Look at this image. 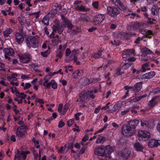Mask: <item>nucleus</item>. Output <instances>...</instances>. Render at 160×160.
I'll list each match as a JSON object with an SVG mask.
<instances>
[{"label":"nucleus","mask_w":160,"mask_h":160,"mask_svg":"<svg viewBox=\"0 0 160 160\" xmlns=\"http://www.w3.org/2000/svg\"><path fill=\"white\" fill-rule=\"evenodd\" d=\"M107 9L108 15L113 18H115L120 12V11L115 7L109 6L107 7Z\"/></svg>","instance_id":"nucleus-8"},{"label":"nucleus","mask_w":160,"mask_h":160,"mask_svg":"<svg viewBox=\"0 0 160 160\" xmlns=\"http://www.w3.org/2000/svg\"><path fill=\"white\" fill-rule=\"evenodd\" d=\"M110 102H108L106 105L105 106H104L102 107H101V110H106L108 108H109V105L110 104Z\"/></svg>","instance_id":"nucleus-59"},{"label":"nucleus","mask_w":160,"mask_h":160,"mask_svg":"<svg viewBox=\"0 0 160 160\" xmlns=\"http://www.w3.org/2000/svg\"><path fill=\"white\" fill-rule=\"evenodd\" d=\"M48 21L49 18L46 15L43 17L42 20V23L43 24L48 26L49 24Z\"/></svg>","instance_id":"nucleus-38"},{"label":"nucleus","mask_w":160,"mask_h":160,"mask_svg":"<svg viewBox=\"0 0 160 160\" xmlns=\"http://www.w3.org/2000/svg\"><path fill=\"white\" fill-rule=\"evenodd\" d=\"M41 156H39L38 153L34 154V159L35 160H40Z\"/></svg>","instance_id":"nucleus-62"},{"label":"nucleus","mask_w":160,"mask_h":160,"mask_svg":"<svg viewBox=\"0 0 160 160\" xmlns=\"http://www.w3.org/2000/svg\"><path fill=\"white\" fill-rule=\"evenodd\" d=\"M133 147L138 152H142L143 149V147L139 142H136L133 144Z\"/></svg>","instance_id":"nucleus-28"},{"label":"nucleus","mask_w":160,"mask_h":160,"mask_svg":"<svg viewBox=\"0 0 160 160\" xmlns=\"http://www.w3.org/2000/svg\"><path fill=\"white\" fill-rule=\"evenodd\" d=\"M114 46H119L122 43L121 42L120 40H118L116 38L114 40Z\"/></svg>","instance_id":"nucleus-46"},{"label":"nucleus","mask_w":160,"mask_h":160,"mask_svg":"<svg viewBox=\"0 0 160 160\" xmlns=\"http://www.w3.org/2000/svg\"><path fill=\"white\" fill-rule=\"evenodd\" d=\"M106 141V138L104 136L99 135L97 138L96 141V143L103 144Z\"/></svg>","instance_id":"nucleus-32"},{"label":"nucleus","mask_w":160,"mask_h":160,"mask_svg":"<svg viewBox=\"0 0 160 160\" xmlns=\"http://www.w3.org/2000/svg\"><path fill=\"white\" fill-rule=\"evenodd\" d=\"M101 76H99L98 78L90 77V84L91 85L95 84L98 82V81L101 80Z\"/></svg>","instance_id":"nucleus-31"},{"label":"nucleus","mask_w":160,"mask_h":160,"mask_svg":"<svg viewBox=\"0 0 160 160\" xmlns=\"http://www.w3.org/2000/svg\"><path fill=\"white\" fill-rule=\"evenodd\" d=\"M26 42L27 46L29 48H36L39 47L38 40L34 36H28L26 39Z\"/></svg>","instance_id":"nucleus-2"},{"label":"nucleus","mask_w":160,"mask_h":160,"mask_svg":"<svg viewBox=\"0 0 160 160\" xmlns=\"http://www.w3.org/2000/svg\"><path fill=\"white\" fill-rule=\"evenodd\" d=\"M139 122V121L138 120H131V136L136 133V128Z\"/></svg>","instance_id":"nucleus-17"},{"label":"nucleus","mask_w":160,"mask_h":160,"mask_svg":"<svg viewBox=\"0 0 160 160\" xmlns=\"http://www.w3.org/2000/svg\"><path fill=\"white\" fill-rule=\"evenodd\" d=\"M139 31L141 32L142 34L144 35L146 37L148 38H151V36L150 35L152 34V32L149 30H147L143 29H140Z\"/></svg>","instance_id":"nucleus-25"},{"label":"nucleus","mask_w":160,"mask_h":160,"mask_svg":"<svg viewBox=\"0 0 160 160\" xmlns=\"http://www.w3.org/2000/svg\"><path fill=\"white\" fill-rule=\"evenodd\" d=\"M40 53L42 57L45 58L47 57L49 54L48 50H46L44 52H41Z\"/></svg>","instance_id":"nucleus-50"},{"label":"nucleus","mask_w":160,"mask_h":160,"mask_svg":"<svg viewBox=\"0 0 160 160\" xmlns=\"http://www.w3.org/2000/svg\"><path fill=\"white\" fill-rule=\"evenodd\" d=\"M63 29L62 25H60L59 22L55 23L54 25H53L52 28V32L51 34V35H55V33L58 31V33L60 35L62 34Z\"/></svg>","instance_id":"nucleus-13"},{"label":"nucleus","mask_w":160,"mask_h":160,"mask_svg":"<svg viewBox=\"0 0 160 160\" xmlns=\"http://www.w3.org/2000/svg\"><path fill=\"white\" fill-rule=\"evenodd\" d=\"M62 23L66 25L68 29L71 30L73 27V25L71 22L63 15H60Z\"/></svg>","instance_id":"nucleus-20"},{"label":"nucleus","mask_w":160,"mask_h":160,"mask_svg":"<svg viewBox=\"0 0 160 160\" xmlns=\"http://www.w3.org/2000/svg\"><path fill=\"white\" fill-rule=\"evenodd\" d=\"M62 23L66 25L68 29L71 30L73 27V25L71 22L63 15H60Z\"/></svg>","instance_id":"nucleus-19"},{"label":"nucleus","mask_w":160,"mask_h":160,"mask_svg":"<svg viewBox=\"0 0 160 160\" xmlns=\"http://www.w3.org/2000/svg\"><path fill=\"white\" fill-rule=\"evenodd\" d=\"M138 138L139 141H145L150 138V133L146 131L139 130L138 132Z\"/></svg>","instance_id":"nucleus-6"},{"label":"nucleus","mask_w":160,"mask_h":160,"mask_svg":"<svg viewBox=\"0 0 160 160\" xmlns=\"http://www.w3.org/2000/svg\"><path fill=\"white\" fill-rule=\"evenodd\" d=\"M74 118L70 119L68 121V127L71 126L72 124L74 123Z\"/></svg>","instance_id":"nucleus-57"},{"label":"nucleus","mask_w":160,"mask_h":160,"mask_svg":"<svg viewBox=\"0 0 160 160\" xmlns=\"http://www.w3.org/2000/svg\"><path fill=\"white\" fill-rule=\"evenodd\" d=\"M30 152L28 151H20L19 150H17V154L14 157V159L17 160H25L27 157V155L30 154Z\"/></svg>","instance_id":"nucleus-5"},{"label":"nucleus","mask_w":160,"mask_h":160,"mask_svg":"<svg viewBox=\"0 0 160 160\" xmlns=\"http://www.w3.org/2000/svg\"><path fill=\"white\" fill-rule=\"evenodd\" d=\"M142 88V83L140 82L137 83L135 86L133 88V89L131 91V93L133 97L134 96L137 95L138 92L140 91Z\"/></svg>","instance_id":"nucleus-18"},{"label":"nucleus","mask_w":160,"mask_h":160,"mask_svg":"<svg viewBox=\"0 0 160 160\" xmlns=\"http://www.w3.org/2000/svg\"><path fill=\"white\" fill-rule=\"evenodd\" d=\"M89 9L88 8H86L83 5H81L79 7V11L82 12H87L88 11Z\"/></svg>","instance_id":"nucleus-42"},{"label":"nucleus","mask_w":160,"mask_h":160,"mask_svg":"<svg viewBox=\"0 0 160 160\" xmlns=\"http://www.w3.org/2000/svg\"><path fill=\"white\" fill-rule=\"evenodd\" d=\"M158 145H160V144L157 141L154 139H150L148 142V146L151 148L157 147Z\"/></svg>","instance_id":"nucleus-26"},{"label":"nucleus","mask_w":160,"mask_h":160,"mask_svg":"<svg viewBox=\"0 0 160 160\" xmlns=\"http://www.w3.org/2000/svg\"><path fill=\"white\" fill-rule=\"evenodd\" d=\"M69 104L67 103H66L65 104V105L64 106L63 110H62L61 114L64 115L66 113V112L69 108Z\"/></svg>","instance_id":"nucleus-40"},{"label":"nucleus","mask_w":160,"mask_h":160,"mask_svg":"<svg viewBox=\"0 0 160 160\" xmlns=\"http://www.w3.org/2000/svg\"><path fill=\"white\" fill-rule=\"evenodd\" d=\"M65 125V123L62 121L60 120L58 124V127L59 128H62Z\"/></svg>","instance_id":"nucleus-64"},{"label":"nucleus","mask_w":160,"mask_h":160,"mask_svg":"<svg viewBox=\"0 0 160 160\" xmlns=\"http://www.w3.org/2000/svg\"><path fill=\"white\" fill-rule=\"evenodd\" d=\"M92 5L93 8L96 9H98L99 7V2L98 1L93 2Z\"/></svg>","instance_id":"nucleus-54"},{"label":"nucleus","mask_w":160,"mask_h":160,"mask_svg":"<svg viewBox=\"0 0 160 160\" xmlns=\"http://www.w3.org/2000/svg\"><path fill=\"white\" fill-rule=\"evenodd\" d=\"M72 68V66L70 65H68L67 66H66L64 67V68L65 69V72L66 73H68V71L70 72H72L73 71V69H69L70 68Z\"/></svg>","instance_id":"nucleus-43"},{"label":"nucleus","mask_w":160,"mask_h":160,"mask_svg":"<svg viewBox=\"0 0 160 160\" xmlns=\"http://www.w3.org/2000/svg\"><path fill=\"white\" fill-rule=\"evenodd\" d=\"M121 69L120 68H117L116 71V74L118 76H120L123 73V72H121Z\"/></svg>","instance_id":"nucleus-56"},{"label":"nucleus","mask_w":160,"mask_h":160,"mask_svg":"<svg viewBox=\"0 0 160 160\" xmlns=\"http://www.w3.org/2000/svg\"><path fill=\"white\" fill-rule=\"evenodd\" d=\"M142 52V56L143 57H145L148 54H150L152 53V52L149 49L144 48H142L141 50Z\"/></svg>","instance_id":"nucleus-30"},{"label":"nucleus","mask_w":160,"mask_h":160,"mask_svg":"<svg viewBox=\"0 0 160 160\" xmlns=\"http://www.w3.org/2000/svg\"><path fill=\"white\" fill-rule=\"evenodd\" d=\"M14 76H18V74L16 73H13L10 76H7V78L9 82H11L12 81V78H14Z\"/></svg>","instance_id":"nucleus-45"},{"label":"nucleus","mask_w":160,"mask_h":160,"mask_svg":"<svg viewBox=\"0 0 160 160\" xmlns=\"http://www.w3.org/2000/svg\"><path fill=\"white\" fill-rule=\"evenodd\" d=\"M25 130L21 127L18 128L16 133V135L18 137H22L24 135Z\"/></svg>","instance_id":"nucleus-27"},{"label":"nucleus","mask_w":160,"mask_h":160,"mask_svg":"<svg viewBox=\"0 0 160 160\" xmlns=\"http://www.w3.org/2000/svg\"><path fill=\"white\" fill-rule=\"evenodd\" d=\"M113 4L117 6L121 10L123 11L126 9V7L120 0H111Z\"/></svg>","instance_id":"nucleus-22"},{"label":"nucleus","mask_w":160,"mask_h":160,"mask_svg":"<svg viewBox=\"0 0 160 160\" xmlns=\"http://www.w3.org/2000/svg\"><path fill=\"white\" fill-rule=\"evenodd\" d=\"M101 106H98V107H97L95 108V110L94 111V113L95 114H97L98 113L100 110L101 109Z\"/></svg>","instance_id":"nucleus-60"},{"label":"nucleus","mask_w":160,"mask_h":160,"mask_svg":"<svg viewBox=\"0 0 160 160\" xmlns=\"http://www.w3.org/2000/svg\"><path fill=\"white\" fill-rule=\"evenodd\" d=\"M31 86V84L29 83V82H27L25 84V86L23 87V89L24 90H25L29 88H30Z\"/></svg>","instance_id":"nucleus-58"},{"label":"nucleus","mask_w":160,"mask_h":160,"mask_svg":"<svg viewBox=\"0 0 160 160\" xmlns=\"http://www.w3.org/2000/svg\"><path fill=\"white\" fill-rule=\"evenodd\" d=\"M83 74V72L82 70L76 69L72 73V76L74 78H78V77H81Z\"/></svg>","instance_id":"nucleus-24"},{"label":"nucleus","mask_w":160,"mask_h":160,"mask_svg":"<svg viewBox=\"0 0 160 160\" xmlns=\"http://www.w3.org/2000/svg\"><path fill=\"white\" fill-rule=\"evenodd\" d=\"M50 37L52 38L51 41L53 43H56L58 42H61L60 38H59V36L58 35L55 36V35H51L50 34Z\"/></svg>","instance_id":"nucleus-29"},{"label":"nucleus","mask_w":160,"mask_h":160,"mask_svg":"<svg viewBox=\"0 0 160 160\" xmlns=\"http://www.w3.org/2000/svg\"><path fill=\"white\" fill-rule=\"evenodd\" d=\"M43 85L46 89H50L51 86L52 88L55 89L57 88L58 86L57 82L53 79H52L50 82H48V79L45 80L43 83Z\"/></svg>","instance_id":"nucleus-10"},{"label":"nucleus","mask_w":160,"mask_h":160,"mask_svg":"<svg viewBox=\"0 0 160 160\" xmlns=\"http://www.w3.org/2000/svg\"><path fill=\"white\" fill-rule=\"evenodd\" d=\"M62 56V53L61 51H58L56 52V57L57 58L61 59Z\"/></svg>","instance_id":"nucleus-53"},{"label":"nucleus","mask_w":160,"mask_h":160,"mask_svg":"<svg viewBox=\"0 0 160 160\" xmlns=\"http://www.w3.org/2000/svg\"><path fill=\"white\" fill-rule=\"evenodd\" d=\"M105 16L104 14H98L93 16L92 22L95 26H98L105 19Z\"/></svg>","instance_id":"nucleus-4"},{"label":"nucleus","mask_w":160,"mask_h":160,"mask_svg":"<svg viewBox=\"0 0 160 160\" xmlns=\"http://www.w3.org/2000/svg\"><path fill=\"white\" fill-rule=\"evenodd\" d=\"M127 123L122 127V134L123 136L129 137L130 136V120L127 121Z\"/></svg>","instance_id":"nucleus-9"},{"label":"nucleus","mask_w":160,"mask_h":160,"mask_svg":"<svg viewBox=\"0 0 160 160\" xmlns=\"http://www.w3.org/2000/svg\"><path fill=\"white\" fill-rule=\"evenodd\" d=\"M84 91L90 100L91 99H93L95 98L96 96L95 94L97 92L98 90L97 88H94V87L93 86Z\"/></svg>","instance_id":"nucleus-7"},{"label":"nucleus","mask_w":160,"mask_h":160,"mask_svg":"<svg viewBox=\"0 0 160 160\" xmlns=\"http://www.w3.org/2000/svg\"><path fill=\"white\" fill-rule=\"evenodd\" d=\"M114 36L118 40H124L128 41L130 39V32L128 31V32H115Z\"/></svg>","instance_id":"nucleus-3"},{"label":"nucleus","mask_w":160,"mask_h":160,"mask_svg":"<svg viewBox=\"0 0 160 160\" xmlns=\"http://www.w3.org/2000/svg\"><path fill=\"white\" fill-rule=\"evenodd\" d=\"M41 11H38V12H33V15L35 16L36 18L38 19L40 17L41 14Z\"/></svg>","instance_id":"nucleus-55"},{"label":"nucleus","mask_w":160,"mask_h":160,"mask_svg":"<svg viewBox=\"0 0 160 160\" xmlns=\"http://www.w3.org/2000/svg\"><path fill=\"white\" fill-rule=\"evenodd\" d=\"M147 96V94H144L142 96H141L138 97H135V98H133L131 100V101L132 100L133 102H137L139 101V100H140L142 98L146 97Z\"/></svg>","instance_id":"nucleus-36"},{"label":"nucleus","mask_w":160,"mask_h":160,"mask_svg":"<svg viewBox=\"0 0 160 160\" xmlns=\"http://www.w3.org/2000/svg\"><path fill=\"white\" fill-rule=\"evenodd\" d=\"M105 151V157L111 158V153L114 150L112 146L109 145H108L104 147Z\"/></svg>","instance_id":"nucleus-21"},{"label":"nucleus","mask_w":160,"mask_h":160,"mask_svg":"<svg viewBox=\"0 0 160 160\" xmlns=\"http://www.w3.org/2000/svg\"><path fill=\"white\" fill-rule=\"evenodd\" d=\"M12 30L10 28H7L3 32V35L5 38H7L9 35L12 33Z\"/></svg>","instance_id":"nucleus-34"},{"label":"nucleus","mask_w":160,"mask_h":160,"mask_svg":"<svg viewBox=\"0 0 160 160\" xmlns=\"http://www.w3.org/2000/svg\"><path fill=\"white\" fill-rule=\"evenodd\" d=\"M122 62L124 64L122 68L126 69L130 66V49H125L122 51Z\"/></svg>","instance_id":"nucleus-1"},{"label":"nucleus","mask_w":160,"mask_h":160,"mask_svg":"<svg viewBox=\"0 0 160 160\" xmlns=\"http://www.w3.org/2000/svg\"><path fill=\"white\" fill-rule=\"evenodd\" d=\"M118 26V24L116 22H111L109 24V28L111 29H115Z\"/></svg>","instance_id":"nucleus-39"},{"label":"nucleus","mask_w":160,"mask_h":160,"mask_svg":"<svg viewBox=\"0 0 160 160\" xmlns=\"http://www.w3.org/2000/svg\"><path fill=\"white\" fill-rule=\"evenodd\" d=\"M148 75L149 76V78H150V79L152 78L155 75V73L154 71H151L148 73Z\"/></svg>","instance_id":"nucleus-63"},{"label":"nucleus","mask_w":160,"mask_h":160,"mask_svg":"<svg viewBox=\"0 0 160 160\" xmlns=\"http://www.w3.org/2000/svg\"><path fill=\"white\" fill-rule=\"evenodd\" d=\"M125 152L126 151L125 150H124L122 151L121 154L122 156L123 157L125 158V159H127L128 158V157L130 156V153H125Z\"/></svg>","instance_id":"nucleus-44"},{"label":"nucleus","mask_w":160,"mask_h":160,"mask_svg":"<svg viewBox=\"0 0 160 160\" xmlns=\"http://www.w3.org/2000/svg\"><path fill=\"white\" fill-rule=\"evenodd\" d=\"M38 65L36 63L34 64L33 66L32 67L33 70L36 72H39L40 71L38 69Z\"/></svg>","instance_id":"nucleus-52"},{"label":"nucleus","mask_w":160,"mask_h":160,"mask_svg":"<svg viewBox=\"0 0 160 160\" xmlns=\"http://www.w3.org/2000/svg\"><path fill=\"white\" fill-rule=\"evenodd\" d=\"M124 88L125 90H127V91L125 92V94L121 98V99L122 100L125 99L127 97L129 96L128 92L129 91V89H130V86H129L128 85L124 87Z\"/></svg>","instance_id":"nucleus-33"},{"label":"nucleus","mask_w":160,"mask_h":160,"mask_svg":"<svg viewBox=\"0 0 160 160\" xmlns=\"http://www.w3.org/2000/svg\"><path fill=\"white\" fill-rule=\"evenodd\" d=\"M55 9L56 12H58L60 10L62 6L60 4H58V3H55L54 5Z\"/></svg>","instance_id":"nucleus-37"},{"label":"nucleus","mask_w":160,"mask_h":160,"mask_svg":"<svg viewBox=\"0 0 160 160\" xmlns=\"http://www.w3.org/2000/svg\"><path fill=\"white\" fill-rule=\"evenodd\" d=\"M15 38L16 42L19 45H21L24 40L23 36L19 32L16 33Z\"/></svg>","instance_id":"nucleus-23"},{"label":"nucleus","mask_w":160,"mask_h":160,"mask_svg":"<svg viewBox=\"0 0 160 160\" xmlns=\"http://www.w3.org/2000/svg\"><path fill=\"white\" fill-rule=\"evenodd\" d=\"M155 100L156 98H153L150 101L149 103L148 104V106L150 108H152L154 105L155 103Z\"/></svg>","instance_id":"nucleus-47"},{"label":"nucleus","mask_w":160,"mask_h":160,"mask_svg":"<svg viewBox=\"0 0 160 160\" xmlns=\"http://www.w3.org/2000/svg\"><path fill=\"white\" fill-rule=\"evenodd\" d=\"M4 64L3 63L0 62V68H1L0 70L1 71H6V69L4 68Z\"/></svg>","instance_id":"nucleus-61"},{"label":"nucleus","mask_w":160,"mask_h":160,"mask_svg":"<svg viewBox=\"0 0 160 160\" xmlns=\"http://www.w3.org/2000/svg\"><path fill=\"white\" fill-rule=\"evenodd\" d=\"M84 91H82L79 94V98L77 99V102L79 103L85 102L86 101H89V100Z\"/></svg>","instance_id":"nucleus-16"},{"label":"nucleus","mask_w":160,"mask_h":160,"mask_svg":"<svg viewBox=\"0 0 160 160\" xmlns=\"http://www.w3.org/2000/svg\"><path fill=\"white\" fill-rule=\"evenodd\" d=\"M20 62L23 63H27L30 62L31 60V55L28 53L22 54H18Z\"/></svg>","instance_id":"nucleus-11"},{"label":"nucleus","mask_w":160,"mask_h":160,"mask_svg":"<svg viewBox=\"0 0 160 160\" xmlns=\"http://www.w3.org/2000/svg\"><path fill=\"white\" fill-rule=\"evenodd\" d=\"M31 140L32 142H33L34 144V146H35L36 145L38 144L39 143V140H38L36 139L33 137L32 138Z\"/></svg>","instance_id":"nucleus-49"},{"label":"nucleus","mask_w":160,"mask_h":160,"mask_svg":"<svg viewBox=\"0 0 160 160\" xmlns=\"http://www.w3.org/2000/svg\"><path fill=\"white\" fill-rule=\"evenodd\" d=\"M82 114V113L81 112H78L75 114L74 117L75 118V120L77 121L79 120V117Z\"/></svg>","instance_id":"nucleus-48"},{"label":"nucleus","mask_w":160,"mask_h":160,"mask_svg":"<svg viewBox=\"0 0 160 160\" xmlns=\"http://www.w3.org/2000/svg\"><path fill=\"white\" fill-rule=\"evenodd\" d=\"M141 25L139 22H135L132 25V28L134 29H138L141 27Z\"/></svg>","instance_id":"nucleus-51"},{"label":"nucleus","mask_w":160,"mask_h":160,"mask_svg":"<svg viewBox=\"0 0 160 160\" xmlns=\"http://www.w3.org/2000/svg\"><path fill=\"white\" fill-rule=\"evenodd\" d=\"M125 105V106H129L130 105V98L124 101H118L113 107L114 110L116 111L118 108L120 107L121 105Z\"/></svg>","instance_id":"nucleus-14"},{"label":"nucleus","mask_w":160,"mask_h":160,"mask_svg":"<svg viewBox=\"0 0 160 160\" xmlns=\"http://www.w3.org/2000/svg\"><path fill=\"white\" fill-rule=\"evenodd\" d=\"M90 84V79L88 78H85L82 83V85L86 86Z\"/></svg>","instance_id":"nucleus-41"},{"label":"nucleus","mask_w":160,"mask_h":160,"mask_svg":"<svg viewBox=\"0 0 160 160\" xmlns=\"http://www.w3.org/2000/svg\"><path fill=\"white\" fill-rule=\"evenodd\" d=\"M94 154L98 156L105 157V151L104 147L101 145L96 148L94 151Z\"/></svg>","instance_id":"nucleus-15"},{"label":"nucleus","mask_w":160,"mask_h":160,"mask_svg":"<svg viewBox=\"0 0 160 160\" xmlns=\"http://www.w3.org/2000/svg\"><path fill=\"white\" fill-rule=\"evenodd\" d=\"M149 67V65L148 63H146L143 64L142 66L141 69V71L142 72H145L146 71V70H149L150 68H148Z\"/></svg>","instance_id":"nucleus-35"},{"label":"nucleus","mask_w":160,"mask_h":160,"mask_svg":"<svg viewBox=\"0 0 160 160\" xmlns=\"http://www.w3.org/2000/svg\"><path fill=\"white\" fill-rule=\"evenodd\" d=\"M4 53L5 59L10 61L11 58L10 56H13L15 54L14 50L11 48H5L4 49Z\"/></svg>","instance_id":"nucleus-12"}]
</instances>
